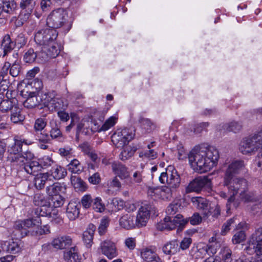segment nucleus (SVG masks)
I'll return each mask as SVG.
<instances>
[{
    "label": "nucleus",
    "instance_id": "obj_1",
    "mask_svg": "<svg viewBox=\"0 0 262 262\" xmlns=\"http://www.w3.org/2000/svg\"><path fill=\"white\" fill-rule=\"evenodd\" d=\"M191 168L200 173L210 171L219 158L218 150L213 146L200 145L194 147L188 154Z\"/></svg>",
    "mask_w": 262,
    "mask_h": 262
},
{
    "label": "nucleus",
    "instance_id": "obj_2",
    "mask_svg": "<svg viewBox=\"0 0 262 262\" xmlns=\"http://www.w3.org/2000/svg\"><path fill=\"white\" fill-rule=\"evenodd\" d=\"M159 181L162 184L166 183L167 186L150 187L148 189V194L154 200H170L173 192L180 184L181 180L177 170L173 166H169L165 172L161 173Z\"/></svg>",
    "mask_w": 262,
    "mask_h": 262
},
{
    "label": "nucleus",
    "instance_id": "obj_3",
    "mask_svg": "<svg viewBox=\"0 0 262 262\" xmlns=\"http://www.w3.org/2000/svg\"><path fill=\"white\" fill-rule=\"evenodd\" d=\"M245 164L243 160H236L230 163V203L234 200L233 196L241 190V193L245 191L248 187L247 181L236 175L245 170Z\"/></svg>",
    "mask_w": 262,
    "mask_h": 262
},
{
    "label": "nucleus",
    "instance_id": "obj_4",
    "mask_svg": "<svg viewBox=\"0 0 262 262\" xmlns=\"http://www.w3.org/2000/svg\"><path fill=\"white\" fill-rule=\"evenodd\" d=\"M67 11L63 8L53 10L47 18V25L51 29L59 28L67 25L69 30L72 26L71 21H68Z\"/></svg>",
    "mask_w": 262,
    "mask_h": 262
},
{
    "label": "nucleus",
    "instance_id": "obj_5",
    "mask_svg": "<svg viewBox=\"0 0 262 262\" xmlns=\"http://www.w3.org/2000/svg\"><path fill=\"white\" fill-rule=\"evenodd\" d=\"M187 223V220L178 214L176 216H166L163 221L157 223L156 228L159 231H163L172 230L178 227L179 230H182Z\"/></svg>",
    "mask_w": 262,
    "mask_h": 262
},
{
    "label": "nucleus",
    "instance_id": "obj_6",
    "mask_svg": "<svg viewBox=\"0 0 262 262\" xmlns=\"http://www.w3.org/2000/svg\"><path fill=\"white\" fill-rule=\"evenodd\" d=\"M57 36L58 32L55 29L47 28L35 33L34 40L37 44L46 46L55 42Z\"/></svg>",
    "mask_w": 262,
    "mask_h": 262
},
{
    "label": "nucleus",
    "instance_id": "obj_7",
    "mask_svg": "<svg viewBox=\"0 0 262 262\" xmlns=\"http://www.w3.org/2000/svg\"><path fill=\"white\" fill-rule=\"evenodd\" d=\"M211 180L207 176H200L191 181L186 188V192H201L210 189Z\"/></svg>",
    "mask_w": 262,
    "mask_h": 262
},
{
    "label": "nucleus",
    "instance_id": "obj_8",
    "mask_svg": "<svg viewBox=\"0 0 262 262\" xmlns=\"http://www.w3.org/2000/svg\"><path fill=\"white\" fill-rule=\"evenodd\" d=\"M134 136L135 134L131 130L124 128L118 130L112 136V141L117 148L123 147L134 138Z\"/></svg>",
    "mask_w": 262,
    "mask_h": 262
},
{
    "label": "nucleus",
    "instance_id": "obj_9",
    "mask_svg": "<svg viewBox=\"0 0 262 262\" xmlns=\"http://www.w3.org/2000/svg\"><path fill=\"white\" fill-rule=\"evenodd\" d=\"M44 101V106L47 107L49 110L61 111L65 110L68 105V102L65 99L59 97L51 98L47 95V98Z\"/></svg>",
    "mask_w": 262,
    "mask_h": 262
},
{
    "label": "nucleus",
    "instance_id": "obj_10",
    "mask_svg": "<svg viewBox=\"0 0 262 262\" xmlns=\"http://www.w3.org/2000/svg\"><path fill=\"white\" fill-rule=\"evenodd\" d=\"M47 98L46 94H37L36 92H29L27 99L24 102V106L28 108H32L42 103L44 105V101Z\"/></svg>",
    "mask_w": 262,
    "mask_h": 262
},
{
    "label": "nucleus",
    "instance_id": "obj_11",
    "mask_svg": "<svg viewBox=\"0 0 262 262\" xmlns=\"http://www.w3.org/2000/svg\"><path fill=\"white\" fill-rule=\"evenodd\" d=\"M151 206L144 204L139 209L136 218V223L138 228L146 226L150 216Z\"/></svg>",
    "mask_w": 262,
    "mask_h": 262
},
{
    "label": "nucleus",
    "instance_id": "obj_12",
    "mask_svg": "<svg viewBox=\"0 0 262 262\" xmlns=\"http://www.w3.org/2000/svg\"><path fill=\"white\" fill-rule=\"evenodd\" d=\"M100 248L102 253L109 259H112L118 254L115 243L110 241H103L101 243Z\"/></svg>",
    "mask_w": 262,
    "mask_h": 262
},
{
    "label": "nucleus",
    "instance_id": "obj_13",
    "mask_svg": "<svg viewBox=\"0 0 262 262\" xmlns=\"http://www.w3.org/2000/svg\"><path fill=\"white\" fill-rule=\"evenodd\" d=\"M72 238L68 235L59 236L54 238L51 244L52 246L59 250L66 249L72 246Z\"/></svg>",
    "mask_w": 262,
    "mask_h": 262
},
{
    "label": "nucleus",
    "instance_id": "obj_14",
    "mask_svg": "<svg viewBox=\"0 0 262 262\" xmlns=\"http://www.w3.org/2000/svg\"><path fill=\"white\" fill-rule=\"evenodd\" d=\"M36 2L37 0H21L20 6L22 9V12L20 16L23 17L24 15V17L21 19L26 20L29 18L36 6Z\"/></svg>",
    "mask_w": 262,
    "mask_h": 262
},
{
    "label": "nucleus",
    "instance_id": "obj_15",
    "mask_svg": "<svg viewBox=\"0 0 262 262\" xmlns=\"http://www.w3.org/2000/svg\"><path fill=\"white\" fill-rule=\"evenodd\" d=\"M163 252L168 255H173L180 252L178 240L174 239L165 243L162 248Z\"/></svg>",
    "mask_w": 262,
    "mask_h": 262
},
{
    "label": "nucleus",
    "instance_id": "obj_16",
    "mask_svg": "<svg viewBox=\"0 0 262 262\" xmlns=\"http://www.w3.org/2000/svg\"><path fill=\"white\" fill-rule=\"evenodd\" d=\"M119 225L125 229H131L137 227L135 216L130 213L123 215L119 219Z\"/></svg>",
    "mask_w": 262,
    "mask_h": 262
},
{
    "label": "nucleus",
    "instance_id": "obj_17",
    "mask_svg": "<svg viewBox=\"0 0 262 262\" xmlns=\"http://www.w3.org/2000/svg\"><path fill=\"white\" fill-rule=\"evenodd\" d=\"M80 204L76 201H71L67 207V214L70 220H74L78 217L79 214V208Z\"/></svg>",
    "mask_w": 262,
    "mask_h": 262
},
{
    "label": "nucleus",
    "instance_id": "obj_18",
    "mask_svg": "<svg viewBox=\"0 0 262 262\" xmlns=\"http://www.w3.org/2000/svg\"><path fill=\"white\" fill-rule=\"evenodd\" d=\"M16 43L11 39L10 35L6 34L1 42V48L3 50V57L10 53L15 48Z\"/></svg>",
    "mask_w": 262,
    "mask_h": 262
},
{
    "label": "nucleus",
    "instance_id": "obj_19",
    "mask_svg": "<svg viewBox=\"0 0 262 262\" xmlns=\"http://www.w3.org/2000/svg\"><path fill=\"white\" fill-rule=\"evenodd\" d=\"M51 180L49 172L36 174L34 179V186L36 189L41 190L44 188L46 184L49 183Z\"/></svg>",
    "mask_w": 262,
    "mask_h": 262
},
{
    "label": "nucleus",
    "instance_id": "obj_20",
    "mask_svg": "<svg viewBox=\"0 0 262 262\" xmlns=\"http://www.w3.org/2000/svg\"><path fill=\"white\" fill-rule=\"evenodd\" d=\"M21 242L17 239L14 241L12 239L8 242H6L2 245V248L4 251H6L10 253L15 254L19 252L21 250L20 245Z\"/></svg>",
    "mask_w": 262,
    "mask_h": 262
},
{
    "label": "nucleus",
    "instance_id": "obj_21",
    "mask_svg": "<svg viewBox=\"0 0 262 262\" xmlns=\"http://www.w3.org/2000/svg\"><path fill=\"white\" fill-rule=\"evenodd\" d=\"M48 172L50 177L56 180L64 178L67 174V170L64 167L56 164L52 166Z\"/></svg>",
    "mask_w": 262,
    "mask_h": 262
},
{
    "label": "nucleus",
    "instance_id": "obj_22",
    "mask_svg": "<svg viewBox=\"0 0 262 262\" xmlns=\"http://www.w3.org/2000/svg\"><path fill=\"white\" fill-rule=\"evenodd\" d=\"M112 170L119 177L125 179L128 177L129 172L127 168L120 162H114L112 164Z\"/></svg>",
    "mask_w": 262,
    "mask_h": 262
},
{
    "label": "nucleus",
    "instance_id": "obj_23",
    "mask_svg": "<svg viewBox=\"0 0 262 262\" xmlns=\"http://www.w3.org/2000/svg\"><path fill=\"white\" fill-rule=\"evenodd\" d=\"M96 229V227L92 224L89 225L86 231L83 233V240L88 248L92 246L94 235Z\"/></svg>",
    "mask_w": 262,
    "mask_h": 262
},
{
    "label": "nucleus",
    "instance_id": "obj_24",
    "mask_svg": "<svg viewBox=\"0 0 262 262\" xmlns=\"http://www.w3.org/2000/svg\"><path fill=\"white\" fill-rule=\"evenodd\" d=\"M42 168L41 164L37 161L27 162L23 167V169L27 173L35 176L41 170Z\"/></svg>",
    "mask_w": 262,
    "mask_h": 262
},
{
    "label": "nucleus",
    "instance_id": "obj_25",
    "mask_svg": "<svg viewBox=\"0 0 262 262\" xmlns=\"http://www.w3.org/2000/svg\"><path fill=\"white\" fill-rule=\"evenodd\" d=\"M66 190V186L59 183H55L48 186L46 188L47 193L51 196L55 195H61L60 193H64Z\"/></svg>",
    "mask_w": 262,
    "mask_h": 262
},
{
    "label": "nucleus",
    "instance_id": "obj_26",
    "mask_svg": "<svg viewBox=\"0 0 262 262\" xmlns=\"http://www.w3.org/2000/svg\"><path fill=\"white\" fill-rule=\"evenodd\" d=\"M40 221V220L39 217L28 219L17 222L16 224V227L19 230H22L23 229H26L34 227H35L36 226H39Z\"/></svg>",
    "mask_w": 262,
    "mask_h": 262
},
{
    "label": "nucleus",
    "instance_id": "obj_27",
    "mask_svg": "<svg viewBox=\"0 0 262 262\" xmlns=\"http://www.w3.org/2000/svg\"><path fill=\"white\" fill-rule=\"evenodd\" d=\"M139 122L142 129L144 130L146 133H151L157 127L156 123L154 122L149 119L145 118L143 117H140Z\"/></svg>",
    "mask_w": 262,
    "mask_h": 262
},
{
    "label": "nucleus",
    "instance_id": "obj_28",
    "mask_svg": "<svg viewBox=\"0 0 262 262\" xmlns=\"http://www.w3.org/2000/svg\"><path fill=\"white\" fill-rule=\"evenodd\" d=\"M10 120L15 124L21 123L25 120V116L21 113V109L16 105L10 112Z\"/></svg>",
    "mask_w": 262,
    "mask_h": 262
},
{
    "label": "nucleus",
    "instance_id": "obj_29",
    "mask_svg": "<svg viewBox=\"0 0 262 262\" xmlns=\"http://www.w3.org/2000/svg\"><path fill=\"white\" fill-rule=\"evenodd\" d=\"M49 118L47 115H43L35 120L33 128L36 133L43 131L47 125Z\"/></svg>",
    "mask_w": 262,
    "mask_h": 262
},
{
    "label": "nucleus",
    "instance_id": "obj_30",
    "mask_svg": "<svg viewBox=\"0 0 262 262\" xmlns=\"http://www.w3.org/2000/svg\"><path fill=\"white\" fill-rule=\"evenodd\" d=\"M51 129L49 132L50 136L52 139H59L62 137V134L56 121L52 120L50 122Z\"/></svg>",
    "mask_w": 262,
    "mask_h": 262
},
{
    "label": "nucleus",
    "instance_id": "obj_31",
    "mask_svg": "<svg viewBox=\"0 0 262 262\" xmlns=\"http://www.w3.org/2000/svg\"><path fill=\"white\" fill-rule=\"evenodd\" d=\"M216 233H214L213 236L209 239V244L204 247L202 249H200L199 251L202 250L205 253L209 252L213 254L215 253L216 252V249L214 248L215 245H214L213 243H215L216 247H219V243L216 237Z\"/></svg>",
    "mask_w": 262,
    "mask_h": 262
},
{
    "label": "nucleus",
    "instance_id": "obj_32",
    "mask_svg": "<svg viewBox=\"0 0 262 262\" xmlns=\"http://www.w3.org/2000/svg\"><path fill=\"white\" fill-rule=\"evenodd\" d=\"M45 51H47L50 59L54 58L59 55L60 51V46L56 41L53 42L50 45L45 46Z\"/></svg>",
    "mask_w": 262,
    "mask_h": 262
},
{
    "label": "nucleus",
    "instance_id": "obj_33",
    "mask_svg": "<svg viewBox=\"0 0 262 262\" xmlns=\"http://www.w3.org/2000/svg\"><path fill=\"white\" fill-rule=\"evenodd\" d=\"M64 258L67 262H79V258L76 247H72L69 251L65 252Z\"/></svg>",
    "mask_w": 262,
    "mask_h": 262
},
{
    "label": "nucleus",
    "instance_id": "obj_34",
    "mask_svg": "<svg viewBox=\"0 0 262 262\" xmlns=\"http://www.w3.org/2000/svg\"><path fill=\"white\" fill-rule=\"evenodd\" d=\"M2 8L7 16L12 14L17 8V5L14 0H3Z\"/></svg>",
    "mask_w": 262,
    "mask_h": 262
},
{
    "label": "nucleus",
    "instance_id": "obj_35",
    "mask_svg": "<svg viewBox=\"0 0 262 262\" xmlns=\"http://www.w3.org/2000/svg\"><path fill=\"white\" fill-rule=\"evenodd\" d=\"M71 181L74 188L78 189L79 191H84L86 190V184L80 178L72 176L71 178Z\"/></svg>",
    "mask_w": 262,
    "mask_h": 262
},
{
    "label": "nucleus",
    "instance_id": "obj_36",
    "mask_svg": "<svg viewBox=\"0 0 262 262\" xmlns=\"http://www.w3.org/2000/svg\"><path fill=\"white\" fill-rule=\"evenodd\" d=\"M91 124L89 120H82L77 126V134L81 132L85 135L91 134L90 125Z\"/></svg>",
    "mask_w": 262,
    "mask_h": 262
},
{
    "label": "nucleus",
    "instance_id": "obj_37",
    "mask_svg": "<svg viewBox=\"0 0 262 262\" xmlns=\"http://www.w3.org/2000/svg\"><path fill=\"white\" fill-rule=\"evenodd\" d=\"M16 105L12 100L6 99L1 100L0 102V111L3 113H7L11 112L13 108V106Z\"/></svg>",
    "mask_w": 262,
    "mask_h": 262
},
{
    "label": "nucleus",
    "instance_id": "obj_38",
    "mask_svg": "<svg viewBox=\"0 0 262 262\" xmlns=\"http://www.w3.org/2000/svg\"><path fill=\"white\" fill-rule=\"evenodd\" d=\"M37 51L32 48L28 49L24 54V60L27 63L37 62Z\"/></svg>",
    "mask_w": 262,
    "mask_h": 262
},
{
    "label": "nucleus",
    "instance_id": "obj_39",
    "mask_svg": "<svg viewBox=\"0 0 262 262\" xmlns=\"http://www.w3.org/2000/svg\"><path fill=\"white\" fill-rule=\"evenodd\" d=\"M192 202L199 209L206 211L208 210V204L205 199L201 197H194L192 198Z\"/></svg>",
    "mask_w": 262,
    "mask_h": 262
},
{
    "label": "nucleus",
    "instance_id": "obj_40",
    "mask_svg": "<svg viewBox=\"0 0 262 262\" xmlns=\"http://www.w3.org/2000/svg\"><path fill=\"white\" fill-rule=\"evenodd\" d=\"M68 169L72 173H80L83 170V167L78 160L74 159L68 165Z\"/></svg>",
    "mask_w": 262,
    "mask_h": 262
},
{
    "label": "nucleus",
    "instance_id": "obj_41",
    "mask_svg": "<svg viewBox=\"0 0 262 262\" xmlns=\"http://www.w3.org/2000/svg\"><path fill=\"white\" fill-rule=\"evenodd\" d=\"M20 61L18 59L15 60L12 64L10 63L9 74L12 77H17L20 72Z\"/></svg>",
    "mask_w": 262,
    "mask_h": 262
},
{
    "label": "nucleus",
    "instance_id": "obj_42",
    "mask_svg": "<svg viewBox=\"0 0 262 262\" xmlns=\"http://www.w3.org/2000/svg\"><path fill=\"white\" fill-rule=\"evenodd\" d=\"M37 51V62L44 63L50 59L47 51H45V46H42L41 50Z\"/></svg>",
    "mask_w": 262,
    "mask_h": 262
},
{
    "label": "nucleus",
    "instance_id": "obj_43",
    "mask_svg": "<svg viewBox=\"0 0 262 262\" xmlns=\"http://www.w3.org/2000/svg\"><path fill=\"white\" fill-rule=\"evenodd\" d=\"M34 202L35 204L41 207V211H43L45 209L46 210V207H50V203L47 200L45 199V198L42 195H36L34 196Z\"/></svg>",
    "mask_w": 262,
    "mask_h": 262
},
{
    "label": "nucleus",
    "instance_id": "obj_44",
    "mask_svg": "<svg viewBox=\"0 0 262 262\" xmlns=\"http://www.w3.org/2000/svg\"><path fill=\"white\" fill-rule=\"evenodd\" d=\"M256 242V236L252 235L248 241L247 247L245 249L248 254L251 255L255 253Z\"/></svg>",
    "mask_w": 262,
    "mask_h": 262
},
{
    "label": "nucleus",
    "instance_id": "obj_45",
    "mask_svg": "<svg viewBox=\"0 0 262 262\" xmlns=\"http://www.w3.org/2000/svg\"><path fill=\"white\" fill-rule=\"evenodd\" d=\"M14 144L15 147L18 148L19 150H21L23 144L26 145H31L32 144V142L25 139H22L21 137L18 136H15L14 138Z\"/></svg>",
    "mask_w": 262,
    "mask_h": 262
},
{
    "label": "nucleus",
    "instance_id": "obj_46",
    "mask_svg": "<svg viewBox=\"0 0 262 262\" xmlns=\"http://www.w3.org/2000/svg\"><path fill=\"white\" fill-rule=\"evenodd\" d=\"M93 208L97 212H102L104 210L105 206L102 203L101 198L97 197L94 199L92 204Z\"/></svg>",
    "mask_w": 262,
    "mask_h": 262
},
{
    "label": "nucleus",
    "instance_id": "obj_47",
    "mask_svg": "<svg viewBox=\"0 0 262 262\" xmlns=\"http://www.w3.org/2000/svg\"><path fill=\"white\" fill-rule=\"evenodd\" d=\"M51 202L54 208H58L63 205L64 199L61 195H55L51 196Z\"/></svg>",
    "mask_w": 262,
    "mask_h": 262
},
{
    "label": "nucleus",
    "instance_id": "obj_48",
    "mask_svg": "<svg viewBox=\"0 0 262 262\" xmlns=\"http://www.w3.org/2000/svg\"><path fill=\"white\" fill-rule=\"evenodd\" d=\"M36 135L39 143H49L51 140L50 135L45 131L36 133Z\"/></svg>",
    "mask_w": 262,
    "mask_h": 262
},
{
    "label": "nucleus",
    "instance_id": "obj_49",
    "mask_svg": "<svg viewBox=\"0 0 262 262\" xmlns=\"http://www.w3.org/2000/svg\"><path fill=\"white\" fill-rule=\"evenodd\" d=\"M246 238V235L244 231L241 230L237 232L232 238V242L234 244H239L243 242Z\"/></svg>",
    "mask_w": 262,
    "mask_h": 262
},
{
    "label": "nucleus",
    "instance_id": "obj_50",
    "mask_svg": "<svg viewBox=\"0 0 262 262\" xmlns=\"http://www.w3.org/2000/svg\"><path fill=\"white\" fill-rule=\"evenodd\" d=\"M180 207V205L177 203H172L170 204L166 209V213L167 216H173Z\"/></svg>",
    "mask_w": 262,
    "mask_h": 262
},
{
    "label": "nucleus",
    "instance_id": "obj_51",
    "mask_svg": "<svg viewBox=\"0 0 262 262\" xmlns=\"http://www.w3.org/2000/svg\"><path fill=\"white\" fill-rule=\"evenodd\" d=\"M109 225V220L107 218H103L101 220L98 227V232L100 235H103L106 231Z\"/></svg>",
    "mask_w": 262,
    "mask_h": 262
},
{
    "label": "nucleus",
    "instance_id": "obj_52",
    "mask_svg": "<svg viewBox=\"0 0 262 262\" xmlns=\"http://www.w3.org/2000/svg\"><path fill=\"white\" fill-rule=\"evenodd\" d=\"M133 154L134 151L131 149L130 147H126L121 152L119 157L121 160L124 161L131 157Z\"/></svg>",
    "mask_w": 262,
    "mask_h": 262
},
{
    "label": "nucleus",
    "instance_id": "obj_53",
    "mask_svg": "<svg viewBox=\"0 0 262 262\" xmlns=\"http://www.w3.org/2000/svg\"><path fill=\"white\" fill-rule=\"evenodd\" d=\"M94 199L90 194L84 195L81 200V203L84 208H90L93 204Z\"/></svg>",
    "mask_w": 262,
    "mask_h": 262
},
{
    "label": "nucleus",
    "instance_id": "obj_54",
    "mask_svg": "<svg viewBox=\"0 0 262 262\" xmlns=\"http://www.w3.org/2000/svg\"><path fill=\"white\" fill-rule=\"evenodd\" d=\"M11 161L13 162L14 165H19L20 167H22L23 169V167L27 163L25 161V158L22 155L14 156V157L12 158Z\"/></svg>",
    "mask_w": 262,
    "mask_h": 262
},
{
    "label": "nucleus",
    "instance_id": "obj_55",
    "mask_svg": "<svg viewBox=\"0 0 262 262\" xmlns=\"http://www.w3.org/2000/svg\"><path fill=\"white\" fill-rule=\"evenodd\" d=\"M117 119V118L113 116L111 117L108 119H107L102 125L103 131L107 130L111 127L113 126L116 123Z\"/></svg>",
    "mask_w": 262,
    "mask_h": 262
},
{
    "label": "nucleus",
    "instance_id": "obj_56",
    "mask_svg": "<svg viewBox=\"0 0 262 262\" xmlns=\"http://www.w3.org/2000/svg\"><path fill=\"white\" fill-rule=\"evenodd\" d=\"M192 240L190 237H184L181 241L179 244L180 250H186L188 249L191 244H192Z\"/></svg>",
    "mask_w": 262,
    "mask_h": 262
},
{
    "label": "nucleus",
    "instance_id": "obj_57",
    "mask_svg": "<svg viewBox=\"0 0 262 262\" xmlns=\"http://www.w3.org/2000/svg\"><path fill=\"white\" fill-rule=\"evenodd\" d=\"M14 42L18 46V48H22L26 44L27 39L23 33H20L17 35Z\"/></svg>",
    "mask_w": 262,
    "mask_h": 262
},
{
    "label": "nucleus",
    "instance_id": "obj_58",
    "mask_svg": "<svg viewBox=\"0 0 262 262\" xmlns=\"http://www.w3.org/2000/svg\"><path fill=\"white\" fill-rule=\"evenodd\" d=\"M10 62H6L0 72V80L7 79L6 78L8 71H9Z\"/></svg>",
    "mask_w": 262,
    "mask_h": 262
},
{
    "label": "nucleus",
    "instance_id": "obj_59",
    "mask_svg": "<svg viewBox=\"0 0 262 262\" xmlns=\"http://www.w3.org/2000/svg\"><path fill=\"white\" fill-rule=\"evenodd\" d=\"M89 182L93 185L99 184L101 182L100 175L98 172H95L88 178Z\"/></svg>",
    "mask_w": 262,
    "mask_h": 262
},
{
    "label": "nucleus",
    "instance_id": "obj_60",
    "mask_svg": "<svg viewBox=\"0 0 262 262\" xmlns=\"http://www.w3.org/2000/svg\"><path fill=\"white\" fill-rule=\"evenodd\" d=\"M92 124L90 125L91 134L95 132L103 131L102 126L99 124L95 120L90 121Z\"/></svg>",
    "mask_w": 262,
    "mask_h": 262
},
{
    "label": "nucleus",
    "instance_id": "obj_61",
    "mask_svg": "<svg viewBox=\"0 0 262 262\" xmlns=\"http://www.w3.org/2000/svg\"><path fill=\"white\" fill-rule=\"evenodd\" d=\"M111 204L114 207L115 210H119L124 206V202L118 198H114L112 200Z\"/></svg>",
    "mask_w": 262,
    "mask_h": 262
},
{
    "label": "nucleus",
    "instance_id": "obj_62",
    "mask_svg": "<svg viewBox=\"0 0 262 262\" xmlns=\"http://www.w3.org/2000/svg\"><path fill=\"white\" fill-rule=\"evenodd\" d=\"M143 177L142 172L136 171L134 173L133 177L131 178V183H140L143 181Z\"/></svg>",
    "mask_w": 262,
    "mask_h": 262
},
{
    "label": "nucleus",
    "instance_id": "obj_63",
    "mask_svg": "<svg viewBox=\"0 0 262 262\" xmlns=\"http://www.w3.org/2000/svg\"><path fill=\"white\" fill-rule=\"evenodd\" d=\"M107 186L108 188H116L120 189L121 187V183L119 182L116 177L113 178L107 182Z\"/></svg>",
    "mask_w": 262,
    "mask_h": 262
},
{
    "label": "nucleus",
    "instance_id": "obj_64",
    "mask_svg": "<svg viewBox=\"0 0 262 262\" xmlns=\"http://www.w3.org/2000/svg\"><path fill=\"white\" fill-rule=\"evenodd\" d=\"M35 233L37 235L47 234L50 232V227L48 226H43V227H35Z\"/></svg>",
    "mask_w": 262,
    "mask_h": 262
}]
</instances>
